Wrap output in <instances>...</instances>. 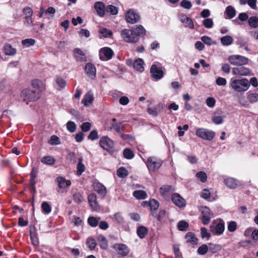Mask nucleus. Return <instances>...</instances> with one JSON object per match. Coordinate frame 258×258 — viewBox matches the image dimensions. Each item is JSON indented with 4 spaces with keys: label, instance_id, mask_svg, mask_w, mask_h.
Wrapping results in <instances>:
<instances>
[{
    "label": "nucleus",
    "instance_id": "dca6fc26",
    "mask_svg": "<svg viewBox=\"0 0 258 258\" xmlns=\"http://www.w3.org/2000/svg\"><path fill=\"white\" fill-rule=\"evenodd\" d=\"M172 201L176 206L179 208L184 207L186 205L185 200L178 194H174L172 195Z\"/></svg>",
    "mask_w": 258,
    "mask_h": 258
},
{
    "label": "nucleus",
    "instance_id": "f03ea898",
    "mask_svg": "<svg viewBox=\"0 0 258 258\" xmlns=\"http://www.w3.org/2000/svg\"><path fill=\"white\" fill-rule=\"evenodd\" d=\"M40 97L38 92H36L34 90L29 88L24 89L21 93V98L27 104L29 102L35 101Z\"/></svg>",
    "mask_w": 258,
    "mask_h": 258
},
{
    "label": "nucleus",
    "instance_id": "423d86ee",
    "mask_svg": "<svg viewBox=\"0 0 258 258\" xmlns=\"http://www.w3.org/2000/svg\"><path fill=\"white\" fill-rule=\"evenodd\" d=\"M211 231L216 235L222 234L225 230V224L223 220L220 219L213 222L210 226Z\"/></svg>",
    "mask_w": 258,
    "mask_h": 258
},
{
    "label": "nucleus",
    "instance_id": "a878e982",
    "mask_svg": "<svg viewBox=\"0 0 258 258\" xmlns=\"http://www.w3.org/2000/svg\"><path fill=\"white\" fill-rule=\"evenodd\" d=\"M144 62L143 60L141 58H138L135 60L133 67L137 71L142 72L144 70Z\"/></svg>",
    "mask_w": 258,
    "mask_h": 258
},
{
    "label": "nucleus",
    "instance_id": "49530a36",
    "mask_svg": "<svg viewBox=\"0 0 258 258\" xmlns=\"http://www.w3.org/2000/svg\"><path fill=\"white\" fill-rule=\"evenodd\" d=\"M48 143L51 145H59L60 144V141L58 137L53 135L50 137Z\"/></svg>",
    "mask_w": 258,
    "mask_h": 258
},
{
    "label": "nucleus",
    "instance_id": "b1692460",
    "mask_svg": "<svg viewBox=\"0 0 258 258\" xmlns=\"http://www.w3.org/2000/svg\"><path fill=\"white\" fill-rule=\"evenodd\" d=\"M94 97L92 92L89 91L85 95L82 102L85 106H88L92 103Z\"/></svg>",
    "mask_w": 258,
    "mask_h": 258
},
{
    "label": "nucleus",
    "instance_id": "c85d7f7f",
    "mask_svg": "<svg viewBox=\"0 0 258 258\" xmlns=\"http://www.w3.org/2000/svg\"><path fill=\"white\" fill-rule=\"evenodd\" d=\"M98 241L100 247L103 249H106L108 247L107 241L105 236L100 235L98 237Z\"/></svg>",
    "mask_w": 258,
    "mask_h": 258
},
{
    "label": "nucleus",
    "instance_id": "412c9836",
    "mask_svg": "<svg viewBox=\"0 0 258 258\" xmlns=\"http://www.w3.org/2000/svg\"><path fill=\"white\" fill-rule=\"evenodd\" d=\"M85 72L88 76L92 79L96 76V68L92 63H88L86 64L85 67Z\"/></svg>",
    "mask_w": 258,
    "mask_h": 258
},
{
    "label": "nucleus",
    "instance_id": "69168bd1",
    "mask_svg": "<svg viewBox=\"0 0 258 258\" xmlns=\"http://www.w3.org/2000/svg\"><path fill=\"white\" fill-rule=\"evenodd\" d=\"M30 238L32 241V244L35 246L38 245L39 241L35 233H33L31 232H30Z\"/></svg>",
    "mask_w": 258,
    "mask_h": 258
},
{
    "label": "nucleus",
    "instance_id": "6e6d98bb",
    "mask_svg": "<svg viewBox=\"0 0 258 258\" xmlns=\"http://www.w3.org/2000/svg\"><path fill=\"white\" fill-rule=\"evenodd\" d=\"M98 220L95 217H90L88 219L89 224L92 227H96L98 224Z\"/></svg>",
    "mask_w": 258,
    "mask_h": 258
},
{
    "label": "nucleus",
    "instance_id": "7c9ffc66",
    "mask_svg": "<svg viewBox=\"0 0 258 258\" xmlns=\"http://www.w3.org/2000/svg\"><path fill=\"white\" fill-rule=\"evenodd\" d=\"M187 242L196 244L198 242V239L195 236V235L191 233H187L185 236Z\"/></svg>",
    "mask_w": 258,
    "mask_h": 258
},
{
    "label": "nucleus",
    "instance_id": "c756f323",
    "mask_svg": "<svg viewBox=\"0 0 258 258\" xmlns=\"http://www.w3.org/2000/svg\"><path fill=\"white\" fill-rule=\"evenodd\" d=\"M225 13L229 19H232L235 16L236 11L232 6H229L226 8Z\"/></svg>",
    "mask_w": 258,
    "mask_h": 258
},
{
    "label": "nucleus",
    "instance_id": "338daca9",
    "mask_svg": "<svg viewBox=\"0 0 258 258\" xmlns=\"http://www.w3.org/2000/svg\"><path fill=\"white\" fill-rule=\"evenodd\" d=\"M203 25L207 28H211L213 26V22L211 19H206L203 21Z\"/></svg>",
    "mask_w": 258,
    "mask_h": 258
},
{
    "label": "nucleus",
    "instance_id": "c03bdc74",
    "mask_svg": "<svg viewBox=\"0 0 258 258\" xmlns=\"http://www.w3.org/2000/svg\"><path fill=\"white\" fill-rule=\"evenodd\" d=\"M201 39L205 44L208 45L216 44V41H213L210 37L207 36L202 37Z\"/></svg>",
    "mask_w": 258,
    "mask_h": 258
},
{
    "label": "nucleus",
    "instance_id": "e433bc0d",
    "mask_svg": "<svg viewBox=\"0 0 258 258\" xmlns=\"http://www.w3.org/2000/svg\"><path fill=\"white\" fill-rule=\"evenodd\" d=\"M86 243L90 250H93L97 245L95 240L91 237L87 238Z\"/></svg>",
    "mask_w": 258,
    "mask_h": 258
},
{
    "label": "nucleus",
    "instance_id": "1a4fd4ad",
    "mask_svg": "<svg viewBox=\"0 0 258 258\" xmlns=\"http://www.w3.org/2000/svg\"><path fill=\"white\" fill-rule=\"evenodd\" d=\"M201 212L202 215V223L204 225L208 224L211 218L213 217V213L211 212V210L207 207H202Z\"/></svg>",
    "mask_w": 258,
    "mask_h": 258
},
{
    "label": "nucleus",
    "instance_id": "a19ab883",
    "mask_svg": "<svg viewBox=\"0 0 258 258\" xmlns=\"http://www.w3.org/2000/svg\"><path fill=\"white\" fill-rule=\"evenodd\" d=\"M249 25L254 28L258 27V18L256 17H251L248 19Z\"/></svg>",
    "mask_w": 258,
    "mask_h": 258
},
{
    "label": "nucleus",
    "instance_id": "9d476101",
    "mask_svg": "<svg viewBox=\"0 0 258 258\" xmlns=\"http://www.w3.org/2000/svg\"><path fill=\"white\" fill-rule=\"evenodd\" d=\"M58 185L57 191L62 192L66 188H68L71 184V182L69 180H66L62 176H59L56 179Z\"/></svg>",
    "mask_w": 258,
    "mask_h": 258
},
{
    "label": "nucleus",
    "instance_id": "a18cd8bd",
    "mask_svg": "<svg viewBox=\"0 0 258 258\" xmlns=\"http://www.w3.org/2000/svg\"><path fill=\"white\" fill-rule=\"evenodd\" d=\"M188 226V223L185 221H179L177 224L178 229L180 231H185Z\"/></svg>",
    "mask_w": 258,
    "mask_h": 258
},
{
    "label": "nucleus",
    "instance_id": "a211bd4d",
    "mask_svg": "<svg viewBox=\"0 0 258 258\" xmlns=\"http://www.w3.org/2000/svg\"><path fill=\"white\" fill-rule=\"evenodd\" d=\"M31 85L33 88L32 90H34L36 92H38V94L40 96L41 93L44 89V86L42 82L39 80L35 79L32 81Z\"/></svg>",
    "mask_w": 258,
    "mask_h": 258
},
{
    "label": "nucleus",
    "instance_id": "4d7b16f0",
    "mask_svg": "<svg viewBox=\"0 0 258 258\" xmlns=\"http://www.w3.org/2000/svg\"><path fill=\"white\" fill-rule=\"evenodd\" d=\"M227 228L229 231L234 232L237 228V224L235 221H230L229 222Z\"/></svg>",
    "mask_w": 258,
    "mask_h": 258
},
{
    "label": "nucleus",
    "instance_id": "20e7f679",
    "mask_svg": "<svg viewBox=\"0 0 258 258\" xmlns=\"http://www.w3.org/2000/svg\"><path fill=\"white\" fill-rule=\"evenodd\" d=\"M121 36L124 41L128 43H136L139 38L133 29H124L121 32Z\"/></svg>",
    "mask_w": 258,
    "mask_h": 258
},
{
    "label": "nucleus",
    "instance_id": "aec40b11",
    "mask_svg": "<svg viewBox=\"0 0 258 258\" xmlns=\"http://www.w3.org/2000/svg\"><path fill=\"white\" fill-rule=\"evenodd\" d=\"M224 183L227 187L230 188H236L240 185L239 182L236 179L232 177H228L225 179Z\"/></svg>",
    "mask_w": 258,
    "mask_h": 258
},
{
    "label": "nucleus",
    "instance_id": "473e14b6",
    "mask_svg": "<svg viewBox=\"0 0 258 258\" xmlns=\"http://www.w3.org/2000/svg\"><path fill=\"white\" fill-rule=\"evenodd\" d=\"M55 160L54 158L50 156H46L42 157L41 162L46 165H52L55 163Z\"/></svg>",
    "mask_w": 258,
    "mask_h": 258
},
{
    "label": "nucleus",
    "instance_id": "5701e85b",
    "mask_svg": "<svg viewBox=\"0 0 258 258\" xmlns=\"http://www.w3.org/2000/svg\"><path fill=\"white\" fill-rule=\"evenodd\" d=\"M94 190L101 196H105L106 194V189L105 187L99 182H95L93 184Z\"/></svg>",
    "mask_w": 258,
    "mask_h": 258
},
{
    "label": "nucleus",
    "instance_id": "5fc2aeb1",
    "mask_svg": "<svg viewBox=\"0 0 258 258\" xmlns=\"http://www.w3.org/2000/svg\"><path fill=\"white\" fill-rule=\"evenodd\" d=\"M115 221L119 224H123L124 223V218L120 213H117L114 215Z\"/></svg>",
    "mask_w": 258,
    "mask_h": 258
},
{
    "label": "nucleus",
    "instance_id": "f8f14e48",
    "mask_svg": "<svg viewBox=\"0 0 258 258\" xmlns=\"http://www.w3.org/2000/svg\"><path fill=\"white\" fill-rule=\"evenodd\" d=\"M250 70L249 68L244 67H236L232 69L233 75L238 76H246L250 74Z\"/></svg>",
    "mask_w": 258,
    "mask_h": 258
},
{
    "label": "nucleus",
    "instance_id": "13d9d810",
    "mask_svg": "<svg viewBox=\"0 0 258 258\" xmlns=\"http://www.w3.org/2000/svg\"><path fill=\"white\" fill-rule=\"evenodd\" d=\"M23 13L25 15V17H32L33 11L30 7H25L23 10Z\"/></svg>",
    "mask_w": 258,
    "mask_h": 258
},
{
    "label": "nucleus",
    "instance_id": "2eb2a0df",
    "mask_svg": "<svg viewBox=\"0 0 258 258\" xmlns=\"http://www.w3.org/2000/svg\"><path fill=\"white\" fill-rule=\"evenodd\" d=\"M150 72L152 77L155 80H159L163 76V71L161 68H158L156 65L153 64L151 66Z\"/></svg>",
    "mask_w": 258,
    "mask_h": 258
},
{
    "label": "nucleus",
    "instance_id": "cd10ccee",
    "mask_svg": "<svg viewBox=\"0 0 258 258\" xmlns=\"http://www.w3.org/2000/svg\"><path fill=\"white\" fill-rule=\"evenodd\" d=\"M4 52L6 55H12L16 54L17 50L13 48L10 44H6L4 47Z\"/></svg>",
    "mask_w": 258,
    "mask_h": 258
},
{
    "label": "nucleus",
    "instance_id": "c9c22d12",
    "mask_svg": "<svg viewBox=\"0 0 258 258\" xmlns=\"http://www.w3.org/2000/svg\"><path fill=\"white\" fill-rule=\"evenodd\" d=\"M41 209L43 213L44 214H48L51 211V207L50 205L46 202H44L41 204Z\"/></svg>",
    "mask_w": 258,
    "mask_h": 258
},
{
    "label": "nucleus",
    "instance_id": "4c0bfd02",
    "mask_svg": "<svg viewBox=\"0 0 258 258\" xmlns=\"http://www.w3.org/2000/svg\"><path fill=\"white\" fill-rule=\"evenodd\" d=\"M250 232H252L251 237L253 240H256L258 239V229H255L252 230V228H250L247 229L245 232V234H246L247 233H249Z\"/></svg>",
    "mask_w": 258,
    "mask_h": 258
},
{
    "label": "nucleus",
    "instance_id": "de8ad7c7",
    "mask_svg": "<svg viewBox=\"0 0 258 258\" xmlns=\"http://www.w3.org/2000/svg\"><path fill=\"white\" fill-rule=\"evenodd\" d=\"M247 99L251 103L258 101V93H252L249 94L247 96Z\"/></svg>",
    "mask_w": 258,
    "mask_h": 258
},
{
    "label": "nucleus",
    "instance_id": "f3484780",
    "mask_svg": "<svg viewBox=\"0 0 258 258\" xmlns=\"http://www.w3.org/2000/svg\"><path fill=\"white\" fill-rule=\"evenodd\" d=\"M174 191L173 187L170 185H164L160 188V194L166 200H168Z\"/></svg>",
    "mask_w": 258,
    "mask_h": 258
},
{
    "label": "nucleus",
    "instance_id": "052dcab7",
    "mask_svg": "<svg viewBox=\"0 0 258 258\" xmlns=\"http://www.w3.org/2000/svg\"><path fill=\"white\" fill-rule=\"evenodd\" d=\"M71 222L72 223H73L75 226H79L82 225L83 221L81 218L77 216H74Z\"/></svg>",
    "mask_w": 258,
    "mask_h": 258
},
{
    "label": "nucleus",
    "instance_id": "bf43d9fd",
    "mask_svg": "<svg viewBox=\"0 0 258 258\" xmlns=\"http://www.w3.org/2000/svg\"><path fill=\"white\" fill-rule=\"evenodd\" d=\"M106 11L112 15H116L118 12L117 8L112 5L108 6L106 8Z\"/></svg>",
    "mask_w": 258,
    "mask_h": 258
},
{
    "label": "nucleus",
    "instance_id": "0eeeda50",
    "mask_svg": "<svg viewBox=\"0 0 258 258\" xmlns=\"http://www.w3.org/2000/svg\"><path fill=\"white\" fill-rule=\"evenodd\" d=\"M196 134L204 140L209 141L212 140L215 137V133L213 131L204 128H197Z\"/></svg>",
    "mask_w": 258,
    "mask_h": 258
},
{
    "label": "nucleus",
    "instance_id": "f257e3e1",
    "mask_svg": "<svg viewBox=\"0 0 258 258\" xmlns=\"http://www.w3.org/2000/svg\"><path fill=\"white\" fill-rule=\"evenodd\" d=\"M229 86L234 91L241 93L246 91L249 88L250 84L248 80L245 78L241 79L231 78L229 82Z\"/></svg>",
    "mask_w": 258,
    "mask_h": 258
},
{
    "label": "nucleus",
    "instance_id": "603ef678",
    "mask_svg": "<svg viewBox=\"0 0 258 258\" xmlns=\"http://www.w3.org/2000/svg\"><path fill=\"white\" fill-rule=\"evenodd\" d=\"M149 206L151 211L156 210L159 207V203L157 201L152 199L149 202Z\"/></svg>",
    "mask_w": 258,
    "mask_h": 258
},
{
    "label": "nucleus",
    "instance_id": "6e6552de",
    "mask_svg": "<svg viewBox=\"0 0 258 258\" xmlns=\"http://www.w3.org/2000/svg\"><path fill=\"white\" fill-rule=\"evenodd\" d=\"M125 19L127 23L133 24L139 21L140 16L134 10L130 9L125 14Z\"/></svg>",
    "mask_w": 258,
    "mask_h": 258
},
{
    "label": "nucleus",
    "instance_id": "6ab92c4d",
    "mask_svg": "<svg viewBox=\"0 0 258 258\" xmlns=\"http://www.w3.org/2000/svg\"><path fill=\"white\" fill-rule=\"evenodd\" d=\"M88 202L92 209L94 211H98L99 206L97 203L96 196L94 194H91L88 196Z\"/></svg>",
    "mask_w": 258,
    "mask_h": 258
},
{
    "label": "nucleus",
    "instance_id": "393cba45",
    "mask_svg": "<svg viewBox=\"0 0 258 258\" xmlns=\"http://www.w3.org/2000/svg\"><path fill=\"white\" fill-rule=\"evenodd\" d=\"M94 8L99 16L101 17L104 16L105 12V7L102 3L100 2H96L94 5Z\"/></svg>",
    "mask_w": 258,
    "mask_h": 258
},
{
    "label": "nucleus",
    "instance_id": "774afa93",
    "mask_svg": "<svg viewBox=\"0 0 258 258\" xmlns=\"http://www.w3.org/2000/svg\"><path fill=\"white\" fill-rule=\"evenodd\" d=\"M91 123L88 122H85L82 124L81 129L84 132H87L89 131L91 128Z\"/></svg>",
    "mask_w": 258,
    "mask_h": 258
},
{
    "label": "nucleus",
    "instance_id": "8fccbe9b",
    "mask_svg": "<svg viewBox=\"0 0 258 258\" xmlns=\"http://www.w3.org/2000/svg\"><path fill=\"white\" fill-rule=\"evenodd\" d=\"M123 156L125 158L130 159L134 157V154L131 149L126 148L123 151Z\"/></svg>",
    "mask_w": 258,
    "mask_h": 258
},
{
    "label": "nucleus",
    "instance_id": "f704fd0d",
    "mask_svg": "<svg viewBox=\"0 0 258 258\" xmlns=\"http://www.w3.org/2000/svg\"><path fill=\"white\" fill-rule=\"evenodd\" d=\"M147 232V228L143 226L139 227L137 231V234L140 238H144Z\"/></svg>",
    "mask_w": 258,
    "mask_h": 258
},
{
    "label": "nucleus",
    "instance_id": "4468645a",
    "mask_svg": "<svg viewBox=\"0 0 258 258\" xmlns=\"http://www.w3.org/2000/svg\"><path fill=\"white\" fill-rule=\"evenodd\" d=\"M100 145L103 149L109 150L113 148L114 143L112 140L107 137H104L100 140Z\"/></svg>",
    "mask_w": 258,
    "mask_h": 258
},
{
    "label": "nucleus",
    "instance_id": "bb28decb",
    "mask_svg": "<svg viewBox=\"0 0 258 258\" xmlns=\"http://www.w3.org/2000/svg\"><path fill=\"white\" fill-rule=\"evenodd\" d=\"M110 130H114L117 133H121L124 128V125L121 122H110Z\"/></svg>",
    "mask_w": 258,
    "mask_h": 258
},
{
    "label": "nucleus",
    "instance_id": "9b49d317",
    "mask_svg": "<svg viewBox=\"0 0 258 258\" xmlns=\"http://www.w3.org/2000/svg\"><path fill=\"white\" fill-rule=\"evenodd\" d=\"M113 248L117 252L118 255L121 256H126L130 251L128 247L125 244L122 243L114 244Z\"/></svg>",
    "mask_w": 258,
    "mask_h": 258
},
{
    "label": "nucleus",
    "instance_id": "680f3d73",
    "mask_svg": "<svg viewBox=\"0 0 258 258\" xmlns=\"http://www.w3.org/2000/svg\"><path fill=\"white\" fill-rule=\"evenodd\" d=\"M208 249V246L206 244H203L198 249V252L201 255L206 253Z\"/></svg>",
    "mask_w": 258,
    "mask_h": 258
},
{
    "label": "nucleus",
    "instance_id": "0e129e2a",
    "mask_svg": "<svg viewBox=\"0 0 258 258\" xmlns=\"http://www.w3.org/2000/svg\"><path fill=\"white\" fill-rule=\"evenodd\" d=\"M180 5L182 7L189 10L191 8L192 5L191 3L187 0H183L180 3Z\"/></svg>",
    "mask_w": 258,
    "mask_h": 258
},
{
    "label": "nucleus",
    "instance_id": "7ed1b4c3",
    "mask_svg": "<svg viewBox=\"0 0 258 258\" xmlns=\"http://www.w3.org/2000/svg\"><path fill=\"white\" fill-rule=\"evenodd\" d=\"M146 163L149 171H156L161 167L163 161L156 157L151 156L147 158Z\"/></svg>",
    "mask_w": 258,
    "mask_h": 258
},
{
    "label": "nucleus",
    "instance_id": "58836bf2",
    "mask_svg": "<svg viewBox=\"0 0 258 258\" xmlns=\"http://www.w3.org/2000/svg\"><path fill=\"white\" fill-rule=\"evenodd\" d=\"M133 195L138 199H145L147 196L146 192L141 190L135 191Z\"/></svg>",
    "mask_w": 258,
    "mask_h": 258
},
{
    "label": "nucleus",
    "instance_id": "39448f33",
    "mask_svg": "<svg viewBox=\"0 0 258 258\" xmlns=\"http://www.w3.org/2000/svg\"><path fill=\"white\" fill-rule=\"evenodd\" d=\"M228 60L233 66H242L248 64L249 59L245 56L238 54L230 55Z\"/></svg>",
    "mask_w": 258,
    "mask_h": 258
},
{
    "label": "nucleus",
    "instance_id": "2f4dec72",
    "mask_svg": "<svg viewBox=\"0 0 258 258\" xmlns=\"http://www.w3.org/2000/svg\"><path fill=\"white\" fill-rule=\"evenodd\" d=\"M221 42L224 46H228L231 45L233 42V38L229 35H226L222 37L220 39Z\"/></svg>",
    "mask_w": 258,
    "mask_h": 258
},
{
    "label": "nucleus",
    "instance_id": "09e8293b",
    "mask_svg": "<svg viewBox=\"0 0 258 258\" xmlns=\"http://www.w3.org/2000/svg\"><path fill=\"white\" fill-rule=\"evenodd\" d=\"M196 177L202 182H205L207 181V174L203 171H200L197 172L196 174Z\"/></svg>",
    "mask_w": 258,
    "mask_h": 258
},
{
    "label": "nucleus",
    "instance_id": "37998d69",
    "mask_svg": "<svg viewBox=\"0 0 258 258\" xmlns=\"http://www.w3.org/2000/svg\"><path fill=\"white\" fill-rule=\"evenodd\" d=\"M35 43V40L32 38L26 39L22 41V44L26 47H29L33 46Z\"/></svg>",
    "mask_w": 258,
    "mask_h": 258
},
{
    "label": "nucleus",
    "instance_id": "ea45409f",
    "mask_svg": "<svg viewBox=\"0 0 258 258\" xmlns=\"http://www.w3.org/2000/svg\"><path fill=\"white\" fill-rule=\"evenodd\" d=\"M77 174L80 175L84 171L85 167L84 165L82 163V159L81 158L79 159V162L77 164Z\"/></svg>",
    "mask_w": 258,
    "mask_h": 258
},
{
    "label": "nucleus",
    "instance_id": "79ce46f5",
    "mask_svg": "<svg viewBox=\"0 0 258 258\" xmlns=\"http://www.w3.org/2000/svg\"><path fill=\"white\" fill-rule=\"evenodd\" d=\"M74 55L79 60L82 61L84 59V54L80 49L77 48L74 50Z\"/></svg>",
    "mask_w": 258,
    "mask_h": 258
},
{
    "label": "nucleus",
    "instance_id": "ddd939ff",
    "mask_svg": "<svg viewBox=\"0 0 258 258\" xmlns=\"http://www.w3.org/2000/svg\"><path fill=\"white\" fill-rule=\"evenodd\" d=\"M113 53V52L111 49L109 47H104L99 51V57L102 60H107L112 57Z\"/></svg>",
    "mask_w": 258,
    "mask_h": 258
},
{
    "label": "nucleus",
    "instance_id": "72a5a7b5",
    "mask_svg": "<svg viewBox=\"0 0 258 258\" xmlns=\"http://www.w3.org/2000/svg\"><path fill=\"white\" fill-rule=\"evenodd\" d=\"M133 30L139 37L140 36H144L146 34V30L142 25L136 26Z\"/></svg>",
    "mask_w": 258,
    "mask_h": 258
},
{
    "label": "nucleus",
    "instance_id": "4be33fe9",
    "mask_svg": "<svg viewBox=\"0 0 258 258\" xmlns=\"http://www.w3.org/2000/svg\"><path fill=\"white\" fill-rule=\"evenodd\" d=\"M180 20L185 27L194 29L193 22L190 18L187 17L185 15H181L180 16Z\"/></svg>",
    "mask_w": 258,
    "mask_h": 258
},
{
    "label": "nucleus",
    "instance_id": "3c124183",
    "mask_svg": "<svg viewBox=\"0 0 258 258\" xmlns=\"http://www.w3.org/2000/svg\"><path fill=\"white\" fill-rule=\"evenodd\" d=\"M117 175L121 178H124L127 175V171L124 167L119 168L117 171Z\"/></svg>",
    "mask_w": 258,
    "mask_h": 258
},
{
    "label": "nucleus",
    "instance_id": "864d4df0",
    "mask_svg": "<svg viewBox=\"0 0 258 258\" xmlns=\"http://www.w3.org/2000/svg\"><path fill=\"white\" fill-rule=\"evenodd\" d=\"M67 128L70 132L73 133L76 128V124L73 121H69L67 123Z\"/></svg>",
    "mask_w": 258,
    "mask_h": 258
},
{
    "label": "nucleus",
    "instance_id": "e2e57ef3",
    "mask_svg": "<svg viewBox=\"0 0 258 258\" xmlns=\"http://www.w3.org/2000/svg\"><path fill=\"white\" fill-rule=\"evenodd\" d=\"M207 105L209 107H213L216 103V100L213 97H209L206 100Z\"/></svg>",
    "mask_w": 258,
    "mask_h": 258
}]
</instances>
